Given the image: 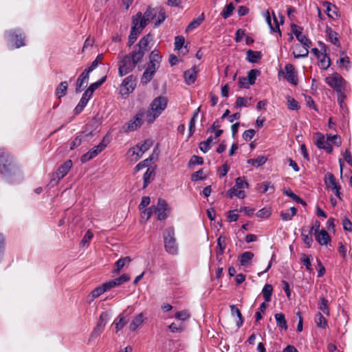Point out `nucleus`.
I'll return each instance as SVG.
<instances>
[{"instance_id": "56", "label": "nucleus", "mask_w": 352, "mask_h": 352, "mask_svg": "<svg viewBox=\"0 0 352 352\" xmlns=\"http://www.w3.org/2000/svg\"><path fill=\"white\" fill-rule=\"evenodd\" d=\"M337 64L339 65V67H343L346 69H348L350 65L349 58L347 56H344V57H342L338 60Z\"/></svg>"}, {"instance_id": "2", "label": "nucleus", "mask_w": 352, "mask_h": 352, "mask_svg": "<svg viewBox=\"0 0 352 352\" xmlns=\"http://www.w3.org/2000/svg\"><path fill=\"white\" fill-rule=\"evenodd\" d=\"M168 99L165 96H160L153 99L148 109L146 110V121L147 123H153L166 109Z\"/></svg>"}, {"instance_id": "41", "label": "nucleus", "mask_w": 352, "mask_h": 352, "mask_svg": "<svg viewBox=\"0 0 352 352\" xmlns=\"http://www.w3.org/2000/svg\"><path fill=\"white\" fill-rule=\"evenodd\" d=\"M254 257L252 252H245L239 256L241 264H248Z\"/></svg>"}, {"instance_id": "62", "label": "nucleus", "mask_w": 352, "mask_h": 352, "mask_svg": "<svg viewBox=\"0 0 352 352\" xmlns=\"http://www.w3.org/2000/svg\"><path fill=\"white\" fill-rule=\"evenodd\" d=\"M93 237V234L90 230H87L85 234L84 235L82 239L80 241V245L82 246H85L87 244L89 243L91 239Z\"/></svg>"}, {"instance_id": "27", "label": "nucleus", "mask_w": 352, "mask_h": 352, "mask_svg": "<svg viewBox=\"0 0 352 352\" xmlns=\"http://www.w3.org/2000/svg\"><path fill=\"white\" fill-rule=\"evenodd\" d=\"M326 34L331 43H333L336 46H340V43L338 37V34L332 30L331 28L327 27L326 28Z\"/></svg>"}, {"instance_id": "17", "label": "nucleus", "mask_w": 352, "mask_h": 352, "mask_svg": "<svg viewBox=\"0 0 352 352\" xmlns=\"http://www.w3.org/2000/svg\"><path fill=\"white\" fill-rule=\"evenodd\" d=\"M285 69L286 72L285 77L287 81L293 85H297L298 80L294 65L292 64H287L285 67Z\"/></svg>"}, {"instance_id": "47", "label": "nucleus", "mask_w": 352, "mask_h": 352, "mask_svg": "<svg viewBox=\"0 0 352 352\" xmlns=\"http://www.w3.org/2000/svg\"><path fill=\"white\" fill-rule=\"evenodd\" d=\"M287 108L290 110H298L300 109V105L298 102L290 96H287Z\"/></svg>"}, {"instance_id": "40", "label": "nucleus", "mask_w": 352, "mask_h": 352, "mask_svg": "<svg viewBox=\"0 0 352 352\" xmlns=\"http://www.w3.org/2000/svg\"><path fill=\"white\" fill-rule=\"evenodd\" d=\"M153 160V157L151 155L149 157L146 158V160L138 163L135 167V170L136 172H138L146 167H148L149 165L152 163Z\"/></svg>"}, {"instance_id": "18", "label": "nucleus", "mask_w": 352, "mask_h": 352, "mask_svg": "<svg viewBox=\"0 0 352 352\" xmlns=\"http://www.w3.org/2000/svg\"><path fill=\"white\" fill-rule=\"evenodd\" d=\"M198 71L199 69L195 65L190 69L184 72V77L187 85H190L195 82Z\"/></svg>"}, {"instance_id": "14", "label": "nucleus", "mask_w": 352, "mask_h": 352, "mask_svg": "<svg viewBox=\"0 0 352 352\" xmlns=\"http://www.w3.org/2000/svg\"><path fill=\"white\" fill-rule=\"evenodd\" d=\"M160 64L159 63H156L155 62H152L149 60L148 67L143 73L142 77V82L143 83L146 84L151 80L156 70L160 67Z\"/></svg>"}, {"instance_id": "11", "label": "nucleus", "mask_w": 352, "mask_h": 352, "mask_svg": "<svg viewBox=\"0 0 352 352\" xmlns=\"http://www.w3.org/2000/svg\"><path fill=\"white\" fill-rule=\"evenodd\" d=\"M154 213L157 214V219L162 221L168 217L170 208L164 199L160 198L157 201V205L154 206Z\"/></svg>"}, {"instance_id": "57", "label": "nucleus", "mask_w": 352, "mask_h": 352, "mask_svg": "<svg viewBox=\"0 0 352 352\" xmlns=\"http://www.w3.org/2000/svg\"><path fill=\"white\" fill-rule=\"evenodd\" d=\"M157 16V10L155 9L148 8L144 12V17L150 20H153Z\"/></svg>"}, {"instance_id": "10", "label": "nucleus", "mask_w": 352, "mask_h": 352, "mask_svg": "<svg viewBox=\"0 0 352 352\" xmlns=\"http://www.w3.org/2000/svg\"><path fill=\"white\" fill-rule=\"evenodd\" d=\"M152 38H153V36L150 33L144 36L140 40V41L138 42V45H137L138 47V49H135V50H133L132 52H136V53L139 52L141 54L140 59H142L143 58V56H144V54L150 50L151 46H149V43L152 41Z\"/></svg>"}, {"instance_id": "33", "label": "nucleus", "mask_w": 352, "mask_h": 352, "mask_svg": "<svg viewBox=\"0 0 352 352\" xmlns=\"http://www.w3.org/2000/svg\"><path fill=\"white\" fill-rule=\"evenodd\" d=\"M68 87V83L67 81L61 82L56 89V96L57 98H60L66 94V91Z\"/></svg>"}, {"instance_id": "20", "label": "nucleus", "mask_w": 352, "mask_h": 352, "mask_svg": "<svg viewBox=\"0 0 352 352\" xmlns=\"http://www.w3.org/2000/svg\"><path fill=\"white\" fill-rule=\"evenodd\" d=\"M72 166V161L71 160H67L58 168L56 175L58 179L63 178L69 172Z\"/></svg>"}, {"instance_id": "49", "label": "nucleus", "mask_w": 352, "mask_h": 352, "mask_svg": "<svg viewBox=\"0 0 352 352\" xmlns=\"http://www.w3.org/2000/svg\"><path fill=\"white\" fill-rule=\"evenodd\" d=\"M301 236L304 243L307 245L308 248H310L313 243L311 231H308L307 233H306V231L302 230Z\"/></svg>"}, {"instance_id": "8", "label": "nucleus", "mask_w": 352, "mask_h": 352, "mask_svg": "<svg viewBox=\"0 0 352 352\" xmlns=\"http://www.w3.org/2000/svg\"><path fill=\"white\" fill-rule=\"evenodd\" d=\"M324 80L329 87L336 91L338 96L342 94L346 85V80L340 74L337 72H334L331 76L326 77Z\"/></svg>"}, {"instance_id": "59", "label": "nucleus", "mask_w": 352, "mask_h": 352, "mask_svg": "<svg viewBox=\"0 0 352 352\" xmlns=\"http://www.w3.org/2000/svg\"><path fill=\"white\" fill-rule=\"evenodd\" d=\"M157 19L155 21L154 23L155 26H158L160 25L166 19V14L164 11L160 10V11H157Z\"/></svg>"}, {"instance_id": "61", "label": "nucleus", "mask_w": 352, "mask_h": 352, "mask_svg": "<svg viewBox=\"0 0 352 352\" xmlns=\"http://www.w3.org/2000/svg\"><path fill=\"white\" fill-rule=\"evenodd\" d=\"M308 48L309 47L303 46V47H302L299 50L298 54H296L295 52H293L294 56L296 58H303V57L307 56L308 54H309Z\"/></svg>"}, {"instance_id": "46", "label": "nucleus", "mask_w": 352, "mask_h": 352, "mask_svg": "<svg viewBox=\"0 0 352 352\" xmlns=\"http://www.w3.org/2000/svg\"><path fill=\"white\" fill-rule=\"evenodd\" d=\"M249 187L248 183L245 181L244 177H239L236 179L235 185L232 188L242 189L248 188Z\"/></svg>"}, {"instance_id": "16", "label": "nucleus", "mask_w": 352, "mask_h": 352, "mask_svg": "<svg viewBox=\"0 0 352 352\" xmlns=\"http://www.w3.org/2000/svg\"><path fill=\"white\" fill-rule=\"evenodd\" d=\"M136 86V78L133 75H130L125 78L122 82V90H125L124 94L131 93Z\"/></svg>"}, {"instance_id": "58", "label": "nucleus", "mask_w": 352, "mask_h": 352, "mask_svg": "<svg viewBox=\"0 0 352 352\" xmlns=\"http://www.w3.org/2000/svg\"><path fill=\"white\" fill-rule=\"evenodd\" d=\"M185 43V38L183 36H177L175 38V49L179 50Z\"/></svg>"}, {"instance_id": "6", "label": "nucleus", "mask_w": 352, "mask_h": 352, "mask_svg": "<svg viewBox=\"0 0 352 352\" xmlns=\"http://www.w3.org/2000/svg\"><path fill=\"white\" fill-rule=\"evenodd\" d=\"M146 113L145 109H139L135 116L122 126L124 131L129 133L140 128L144 123V120H146Z\"/></svg>"}, {"instance_id": "12", "label": "nucleus", "mask_w": 352, "mask_h": 352, "mask_svg": "<svg viewBox=\"0 0 352 352\" xmlns=\"http://www.w3.org/2000/svg\"><path fill=\"white\" fill-rule=\"evenodd\" d=\"M292 32L296 36L297 40L302 43V45L307 47H310L312 43L305 35L302 34V28L296 24L291 25Z\"/></svg>"}, {"instance_id": "15", "label": "nucleus", "mask_w": 352, "mask_h": 352, "mask_svg": "<svg viewBox=\"0 0 352 352\" xmlns=\"http://www.w3.org/2000/svg\"><path fill=\"white\" fill-rule=\"evenodd\" d=\"M89 74L84 70L78 76L76 80V93H80L87 86L89 80Z\"/></svg>"}, {"instance_id": "22", "label": "nucleus", "mask_w": 352, "mask_h": 352, "mask_svg": "<svg viewBox=\"0 0 352 352\" xmlns=\"http://www.w3.org/2000/svg\"><path fill=\"white\" fill-rule=\"evenodd\" d=\"M134 25L131 28L130 34L128 39V45L131 46L137 40L138 35L140 34V30L138 28V22L135 23V20L133 21Z\"/></svg>"}, {"instance_id": "32", "label": "nucleus", "mask_w": 352, "mask_h": 352, "mask_svg": "<svg viewBox=\"0 0 352 352\" xmlns=\"http://www.w3.org/2000/svg\"><path fill=\"white\" fill-rule=\"evenodd\" d=\"M314 321L318 327L326 329L328 326L327 321L321 312H318L314 318Z\"/></svg>"}, {"instance_id": "51", "label": "nucleus", "mask_w": 352, "mask_h": 352, "mask_svg": "<svg viewBox=\"0 0 352 352\" xmlns=\"http://www.w3.org/2000/svg\"><path fill=\"white\" fill-rule=\"evenodd\" d=\"M327 141L332 142L337 146L342 144L340 136L338 135L327 134Z\"/></svg>"}, {"instance_id": "54", "label": "nucleus", "mask_w": 352, "mask_h": 352, "mask_svg": "<svg viewBox=\"0 0 352 352\" xmlns=\"http://www.w3.org/2000/svg\"><path fill=\"white\" fill-rule=\"evenodd\" d=\"M272 214L270 208H263L256 212V216L261 219L269 217Z\"/></svg>"}, {"instance_id": "1", "label": "nucleus", "mask_w": 352, "mask_h": 352, "mask_svg": "<svg viewBox=\"0 0 352 352\" xmlns=\"http://www.w3.org/2000/svg\"><path fill=\"white\" fill-rule=\"evenodd\" d=\"M0 172L4 178L14 183V177L22 178L21 170L12 163V157L4 148H0Z\"/></svg>"}, {"instance_id": "19", "label": "nucleus", "mask_w": 352, "mask_h": 352, "mask_svg": "<svg viewBox=\"0 0 352 352\" xmlns=\"http://www.w3.org/2000/svg\"><path fill=\"white\" fill-rule=\"evenodd\" d=\"M315 239L321 245H327L331 241L329 233L324 229L319 232L314 233Z\"/></svg>"}, {"instance_id": "24", "label": "nucleus", "mask_w": 352, "mask_h": 352, "mask_svg": "<svg viewBox=\"0 0 352 352\" xmlns=\"http://www.w3.org/2000/svg\"><path fill=\"white\" fill-rule=\"evenodd\" d=\"M144 322V314L140 313L138 314L132 322L129 324V329L131 331H135L138 327H140Z\"/></svg>"}, {"instance_id": "53", "label": "nucleus", "mask_w": 352, "mask_h": 352, "mask_svg": "<svg viewBox=\"0 0 352 352\" xmlns=\"http://www.w3.org/2000/svg\"><path fill=\"white\" fill-rule=\"evenodd\" d=\"M139 15V17L140 18V21H138V19H134L135 23L138 22V28L140 30V32L142 30V29L147 25L148 23L149 20L148 19H146L145 17H141L142 14L140 12L138 14Z\"/></svg>"}, {"instance_id": "48", "label": "nucleus", "mask_w": 352, "mask_h": 352, "mask_svg": "<svg viewBox=\"0 0 352 352\" xmlns=\"http://www.w3.org/2000/svg\"><path fill=\"white\" fill-rule=\"evenodd\" d=\"M212 142V137H209L206 141H203V142H200V144H199L200 150L204 153H207L210 148V144Z\"/></svg>"}, {"instance_id": "39", "label": "nucleus", "mask_w": 352, "mask_h": 352, "mask_svg": "<svg viewBox=\"0 0 352 352\" xmlns=\"http://www.w3.org/2000/svg\"><path fill=\"white\" fill-rule=\"evenodd\" d=\"M318 309L325 315L329 316V308L328 300L324 298H320Z\"/></svg>"}, {"instance_id": "30", "label": "nucleus", "mask_w": 352, "mask_h": 352, "mask_svg": "<svg viewBox=\"0 0 352 352\" xmlns=\"http://www.w3.org/2000/svg\"><path fill=\"white\" fill-rule=\"evenodd\" d=\"M104 288L101 285L99 287L95 288L88 296V302L91 303L93 302L96 298L100 296L102 294L104 293Z\"/></svg>"}, {"instance_id": "35", "label": "nucleus", "mask_w": 352, "mask_h": 352, "mask_svg": "<svg viewBox=\"0 0 352 352\" xmlns=\"http://www.w3.org/2000/svg\"><path fill=\"white\" fill-rule=\"evenodd\" d=\"M267 159L265 156H258L255 159H250L248 163L253 166L259 167L267 162Z\"/></svg>"}, {"instance_id": "44", "label": "nucleus", "mask_w": 352, "mask_h": 352, "mask_svg": "<svg viewBox=\"0 0 352 352\" xmlns=\"http://www.w3.org/2000/svg\"><path fill=\"white\" fill-rule=\"evenodd\" d=\"M96 89H97L96 86L91 84L89 87L86 89V91L83 93L81 99H84V101L88 102V101L90 100Z\"/></svg>"}, {"instance_id": "29", "label": "nucleus", "mask_w": 352, "mask_h": 352, "mask_svg": "<svg viewBox=\"0 0 352 352\" xmlns=\"http://www.w3.org/2000/svg\"><path fill=\"white\" fill-rule=\"evenodd\" d=\"M261 52L249 50L247 52L246 59L250 63H257L261 58Z\"/></svg>"}, {"instance_id": "7", "label": "nucleus", "mask_w": 352, "mask_h": 352, "mask_svg": "<svg viewBox=\"0 0 352 352\" xmlns=\"http://www.w3.org/2000/svg\"><path fill=\"white\" fill-rule=\"evenodd\" d=\"M152 144V140L148 139L131 148L128 152L131 153L130 160L131 162H137L146 151L150 149Z\"/></svg>"}, {"instance_id": "21", "label": "nucleus", "mask_w": 352, "mask_h": 352, "mask_svg": "<svg viewBox=\"0 0 352 352\" xmlns=\"http://www.w3.org/2000/svg\"><path fill=\"white\" fill-rule=\"evenodd\" d=\"M155 168L148 167L143 175V189L146 188L148 185L154 179Z\"/></svg>"}, {"instance_id": "9", "label": "nucleus", "mask_w": 352, "mask_h": 352, "mask_svg": "<svg viewBox=\"0 0 352 352\" xmlns=\"http://www.w3.org/2000/svg\"><path fill=\"white\" fill-rule=\"evenodd\" d=\"M107 143L105 142V138H104L102 142H100L97 146L93 147L88 152L81 156V162L86 163L91 159L94 158L99 153H100L107 147Z\"/></svg>"}, {"instance_id": "34", "label": "nucleus", "mask_w": 352, "mask_h": 352, "mask_svg": "<svg viewBox=\"0 0 352 352\" xmlns=\"http://www.w3.org/2000/svg\"><path fill=\"white\" fill-rule=\"evenodd\" d=\"M228 195L229 198H232L234 196H236L240 199H243L245 197L246 194L245 191L241 189L232 188L228 190Z\"/></svg>"}, {"instance_id": "60", "label": "nucleus", "mask_w": 352, "mask_h": 352, "mask_svg": "<svg viewBox=\"0 0 352 352\" xmlns=\"http://www.w3.org/2000/svg\"><path fill=\"white\" fill-rule=\"evenodd\" d=\"M331 65V59L327 54L320 60V67L323 69H328Z\"/></svg>"}, {"instance_id": "38", "label": "nucleus", "mask_w": 352, "mask_h": 352, "mask_svg": "<svg viewBox=\"0 0 352 352\" xmlns=\"http://www.w3.org/2000/svg\"><path fill=\"white\" fill-rule=\"evenodd\" d=\"M283 192L285 195L289 197L296 202H297L298 204H301L302 205H304V206L306 205V202L303 199H302L299 196H298L297 195L294 193L291 189L288 188V189L284 190Z\"/></svg>"}, {"instance_id": "3", "label": "nucleus", "mask_w": 352, "mask_h": 352, "mask_svg": "<svg viewBox=\"0 0 352 352\" xmlns=\"http://www.w3.org/2000/svg\"><path fill=\"white\" fill-rule=\"evenodd\" d=\"M140 54L131 52L124 56L118 62V74L120 76H123L132 72L135 67L137 63L141 60Z\"/></svg>"}, {"instance_id": "23", "label": "nucleus", "mask_w": 352, "mask_h": 352, "mask_svg": "<svg viewBox=\"0 0 352 352\" xmlns=\"http://www.w3.org/2000/svg\"><path fill=\"white\" fill-rule=\"evenodd\" d=\"M129 322V319L124 316V313H121L114 320L113 324L116 326V332L120 331Z\"/></svg>"}, {"instance_id": "25", "label": "nucleus", "mask_w": 352, "mask_h": 352, "mask_svg": "<svg viewBox=\"0 0 352 352\" xmlns=\"http://www.w3.org/2000/svg\"><path fill=\"white\" fill-rule=\"evenodd\" d=\"M323 6L326 8V13L329 18L335 19L338 16L337 7L328 1L323 2Z\"/></svg>"}, {"instance_id": "42", "label": "nucleus", "mask_w": 352, "mask_h": 352, "mask_svg": "<svg viewBox=\"0 0 352 352\" xmlns=\"http://www.w3.org/2000/svg\"><path fill=\"white\" fill-rule=\"evenodd\" d=\"M234 10V6L232 3H230L229 4H227L223 10L221 12V16L223 19H228L229 16H230Z\"/></svg>"}, {"instance_id": "63", "label": "nucleus", "mask_w": 352, "mask_h": 352, "mask_svg": "<svg viewBox=\"0 0 352 352\" xmlns=\"http://www.w3.org/2000/svg\"><path fill=\"white\" fill-rule=\"evenodd\" d=\"M82 135H77L74 140L70 144V149L74 150V148L79 146L82 143Z\"/></svg>"}, {"instance_id": "50", "label": "nucleus", "mask_w": 352, "mask_h": 352, "mask_svg": "<svg viewBox=\"0 0 352 352\" xmlns=\"http://www.w3.org/2000/svg\"><path fill=\"white\" fill-rule=\"evenodd\" d=\"M131 279V277L127 274H124L121 275L120 276L113 279V282L115 283L116 286H120L124 283L129 281Z\"/></svg>"}, {"instance_id": "13", "label": "nucleus", "mask_w": 352, "mask_h": 352, "mask_svg": "<svg viewBox=\"0 0 352 352\" xmlns=\"http://www.w3.org/2000/svg\"><path fill=\"white\" fill-rule=\"evenodd\" d=\"M324 182L329 188H331V190L334 192L336 196L337 197H338L339 199H341V197H340L341 193L340 192V190L341 189V186L336 182V179L332 173H327L325 175Z\"/></svg>"}, {"instance_id": "55", "label": "nucleus", "mask_w": 352, "mask_h": 352, "mask_svg": "<svg viewBox=\"0 0 352 352\" xmlns=\"http://www.w3.org/2000/svg\"><path fill=\"white\" fill-rule=\"evenodd\" d=\"M84 99L80 100L78 104L74 109V113L76 116L80 114L84 109V108L87 106V102L86 101H84Z\"/></svg>"}, {"instance_id": "45", "label": "nucleus", "mask_w": 352, "mask_h": 352, "mask_svg": "<svg viewBox=\"0 0 352 352\" xmlns=\"http://www.w3.org/2000/svg\"><path fill=\"white\" fill-rule=\"evenodd\" d=\"M103 58V54H98L96 59L91 63V65L86 68L85 70H86L88 73H91L93 70H94L99 64L101 63V61Z\"/></svg>"}, {"instance_id": "4", "label": "nucleus", "mask_w": 352, "mask_h": 352, "mask_svg": "<svg viewBox=\"0 0 352 352\" xmlns=\"http://www.w3.org/2000/svg\"><path fill=\"white\" fill-rule=\"evenodd\" d=\"M163 238L166 251L172 255L177 254L179 245L175 239L174 228H166L163 232Z\"/></svg>"}, {"instance_id": "64", "label": "nucleus", "mask_w": 352, "mask_h": 352, "mask_svg": "<svg viewBox=\"0 0 352 352\" xmlns=\"http://www.w3.org/2000/svg\"><path fill=\"white\" fill-rule=\"evenodd\" d=\"M255 133L256 131L254 129L246 130L243 133V138L247 142L250 141L254 138Z\"/></svg>"}, {"instance_id": "28", "label": "nucleus", "mask_w": 352, "mask_h": 352, "mask_svg": "<svg viewBox=\"0 0 352 352\" xmlns=\"http://www.w3.org/2000/svg\"><path fill=\"white\" fill-rule=\"evenodd\" d=\"M204 21V14L202 13L197 18L194 19L187 26L186 31L189 32L197 28Z\"/></svg>"}, {"instance_id": "43", "label": "nucleus", "mask_w": 352, "mask_h": 352, "mask_svg": "<svg viewBox=\"0 0 352 352\" xmlns=\"http://www.w3.org/2000/svg\"><path fill=\"white\" fill-rule=\"evenodd\" d=\"M251 99L252 98H246L241 96H237L234 106L236 108L247 107L249 106L248 101Z\"/></svg>"}, {"instance_id": "26", "label": "nucleus", "mask_w": 352, "mask_h": 352, "mask_svg": "<svg viewBox=\"0 0 352 352\" xmlns=\"http://www.w3.org/2000/svg\"><path fill=\"white\" fill-rule=\"evenodd\" d=\"M199 111H200V107L197 108L194 111L193 115H192L191 119L190 120L189 126H188V138L192 136L195 131V123H196V120L198 117Z\"/></svg>"}, {"instance_id": "52", "label": "nucleus", "mask_w": 352, "mask_h": 352, "mask_svg": "<svg viewBox=\"0 0 352 352\" xmlns=\"http://www.w3.org/2000/svg\"><path fill=\"white\" fill-rule=\"evenodd\" d=\"M149 60L160 64L162 60V56L160 55L159 50H154L151 52L149 56Z\"/></svg>"}, {"instance_id": "36", "label": "nucleus", "mask_w": 352, "mask_h": 352, "mask_svg": "<svg viewBox=\"0 0 352 352\" xmlns=\"http://www.w3.org/2000/svg\"><path fill=\"white\" fill-rule=\"evenodd\" d=\"M261 72L256 69H250L247 76V79L248 81V83L251 85H253L255 84L256 77L260 75Z\"/></svg>"}, {"instance_id": "37", "label": "nucleus", "mask_w": 352, "mask_h": 352, "mask_svg": "<svg viewBox=\"0 0 352 352\" xmlns=\"http://www.w3.org/2000/svg\"><path fill=\"white\" fill-rule=\"evenodd\" d=\"M273 292V287L270 284H266L262 289V294L265 302H270Z\"/></svg>"}, {"instance_id": "5", "label": "nucleus", "mask_w": 352, "mask_h": 352, "mask_svg": "<svg viewBox=\"0 0 352 352\" xmlns=\"http://www.w3.org/2000/svg\"><path fill=\"white\" fill-rule=\"evenodd\" d=\"M4 36L7 43L13 44L15 48L25 45V33L19 28L5 31Z\"/></svg>"}, {"instance_id": "31", "label": "nucleus", "mask_w": 352, "mask_h": 352, "mask_svg": "<svg viewBox=\"0 0 352 352\" xmlns=\"http://www.w3.org/2000/svg\"><path fill=\"white\" fill-rule=\"evenodd\" d=\"M275 320L276 324L279 328L285 330L287 329V323L285 319V316L283 313L276 314Z\"/></svg>"}]
</instances>
